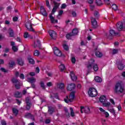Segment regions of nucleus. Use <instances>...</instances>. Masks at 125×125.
I'll use <instances>...</instances> for the list:
<instances>
[{
    "label": "nucleus",
    "mask_w": 125,
    "mask_h": 125,
    "mask_svg": "<svg viewBox=\"0 0 125 125\" xmlns=\"http://www.w3.org/2000/svg\"><path fill=\"white\" fill-rule=\"evenodd\" d=\"M94 60L92 59L89 61L88 64H87V67L88 69V70L87 71V75L90 73V70H91V69L92 68L95 72L98 71V65H97V64L94 63Z\"/></svg>",
    "instance_id": "f257e3e1"
},
{
    "label": "nucleus",
    "mask_w": 125,
    "mask_h": 125,
    "mask_svg": "<svg viewBox=\"0 0 125 125\" xmlns=\"http://www.w3.org/2000/svg\"><path fill=\"white\" fill-rule=\"evenodd\" d=\"M124 87L122 83H118L115 85V91L116 93H122L124 92Z\"/></svg>",
    "instance_id": "f03ea898"
},
{
    "label": "nucleus",
    "mask_w": 125,
    "mask_h": 125,
    "mask_svg": "<svg viewBox=\"0 0 125 125\" xmlns=\"http://www.w3.org/2000/svg\"><path fill=\"white\" fill-rule=\"evenodd\" d=\"M75 99V92H71L70 93V95L69 97L68 96H66V98L64 99V102L65 103H69V102H72L73 100Z\"/></svg>",
    "instance_id": "7ed1b4c3"
},
{
    "label": "nucleus",
    "mask_w": 125,
    "mask_h": 125,
    "mask_svg": "<svg viewBox=\"0 0 125 125\" xmlns=\"http://www.w3.org/2000/svg\"><path fill=\"white\" fill-rule=\"evenodd\" d=\"M88 93L91 97H95L98 94L97 90L94 88H90Z\"/></svg>",
    "instance_id": "20e7f679"
},
{
    "label": "nucleus",
    "mask_w": 125,
    "mask_h": 125,
    "mask_svg": "<svg viewBox=\"0 0 125 125\" xmlns=\"http://www.w3.org/2000/svg\"><path fill=\"white\" fill-rule=\"evenodd\" d=\"M79 34V30L75 28L72 30V33H69L66 35V38L68 40H71L72 39V37H74V36H76Z\"/></svg>",
    "instance_id": "39448f33"
},
{
    "label": "nucleus",
    "mask_w": 125,
    "mask_h": 125,
    "mask_svg": "<svg viewBox=\"0 0 125 125\" xmlns=\"http://www.w3.org/2000/svg\"><path fill=\"white\" fill-rule=\"evenodd\" d=\"M25 27L30 32H33V33H35V32H36L35 31V29L33 28L32 22H31V21H28L26 23Z\"/></svg>",
    "instance_id": "423d86ee"
},
{
    "label": "nucleus",
    "mask_w": 125,
    "mask_h": 125,
    "mask_svg": "<svg viewBox=\"0 0 125 125\" xmlns=\"http://www.w3.org/2000/svg\"><path fill=\"white\" fill-rule=\"evenodd\" d=\"M80 111L82 114L85 113V114H89L90 113V109L88 106H85V107L83 106H81Z\"/></svg>",
    "instance_id": "0eeeda50"
},
{
    "label": "nucleus",
    "mask_w": 125,
    "mask_h": 125,
    "mask_svg": "<svg viewBox=\"0 0 125 125\" xmlns=\"http://www.w3.org/2000/svg\"><path fill=\"white\" fill-rule=\"evenodd\" d=\"M12 82L13 83H15V86L17 89H19V88H20V86H21V83H20V82L17 80V79L13 78L12 79Z\"/></svg>",
    "instance_id": "6e6552de"
},
{
    "label": "nucleus",
    "mask_w": 125,
    "mask_h": 125,
    "mask_svg": "<svg viewBox=\"0 0 125 125\" xmlns=\"http://www.w3.org/2000/svg\"><path fill=\"white\" fill-rule=\"evenodd\" d=\"M54 54L56 55V56H62V53H61V51L57 47H54L53 48Z\"/></svg>",
    "instance_id": "1a4fd4ad"
},
{
    "label": "nucleus",
    "mask_w": 125,
    "mask_h": 125,
    "mask_svg": "<svg viewBox=\"0 0 125 125\" xmlns=\"http://www.w3.org/2000/svg\"><path fill=\"white\" fill-rule=\"evenodd\" d=\"M91 23L92 24V26L93 28L95 29L98 27V25H97V21H96V19L91 17Z\"/></svg>",
    "instance_id": "9d476101"
},
{
    "label": "nucleus",
    "mask_w": 125,
    "mask_h": 125,
    "mask_svg": "<svg viewBox=\"0 0 125 125\" xmlns=\"http://www.w3.org/2000/svg\"><path fill=\"white\" fill-rule=\"evenodd\" d=\"M48 34H49L50 37L53 40H55V39H56V37H57L56 32H55V31H54L53 30H49L48 31Z\"/></svg>",
    "instance_id": "9b49d317"
},
{
    "label": "nucleus",
    "mask_w": 125,
    "mask_h": 125,
    "mask_svg": "<svg viewBox=\"0 0 125 125\" xmlns=\"http://www.w3.org/2000/svg\"><path fill=\"white\" fill-rule=\"evenodd\" d=\"M54 6L52 10V13L51 14H54L55 12H56V10H57V9L59 7V3L56 2H54Z\"/></svg>",
    "instance_id": "f8f14e48"
},
{
    "label": "nucleus",
    "mask_w": 125,
    "mask_h": 125,
    "mask_svg": "<svg viewBox=\"0 0 125 125\" xmlns=\"http://www.w3.org/2000/svg\"><path fill=\"white\" fill-rule=\"evenodd\" d=\"M74 88H76V84L75 83L68 84L67 87V90L69 91H72Z\"/></svg>",
    "instance_id": "ddd939ff"
},
{
    "label": "nucleus",
    "mask_w": 125,
    "mask_h": 125,
    "mask_svg": "<svg viewBox=\"0 0 125 125\" xmlns=\"http://www.w3.org/2000/svg\"><path fill=\"white\" fill-rule=\"evenodd\" d=\"M116 27L118 31H122L124 27V24H123V22H119L116 24Z\"/></svg>",
    "instance_id": "4468645a"
},
{
    "label": "nucleus",
    "mask_w": 125,
    "mask_h": 125,
    "mask_svg": "<svg viewBox=\"0 0 125 125\" xmlns=\"http://www.w3.org/2000/svg\"><path fill=\"white\" fill-rule=\"evenodd\" d=\"M24 117L26 118V119H31L32 121H35V118L34 117V115H32L30 113H26L24 116Z\"/></svg>",
    "instance_id": "2eb2a0df"
},
{
    "label": "nucleus",
    "mask_w": 125,
    "mask_h": 125,
    "mask_svg": "<svg viewBox=\"0 0 125 125\" xmlns=\"http://www.w3.org/2000/svg\"><path fill=\"white\" fill-rule=\"evenodd\" d=\"M25 102L27 104V105H26L27 110H30V109L31 108V103H30V100L28 98H27L25 99Z\"/></svg>",
    "instance_id": "dca6fc26"
},
{
    "label": "nucleus",
    "mask_w": 125,
    "mask_h": 125,
    "mask_svg": "<svg viewBox=\"0 0 125 125\" xmlns=\"http://www.w3.org/2000/svg\"><path fill=\"white\" fill-rule=\"evenodd\" d=\"M11 45L12 46V50L13 51L16 52V51H18V47L15 45V42H11Z\"/></svg>",
    "instance_id": "f3484780"
},
{
    "label": "nucleus",
    "mask_w": 125,
    "mask_h": 125,
    "mask_svg": "<svg viewBox=\"0 0 125 125\" xmlns=\"http://www.w3.org/2000/svg\"><path fill=\"white\" fill-rule=\"evenodd\" d=\"M27 82L28 83H36V82H37V80H36V79L34 77L28 78Z\"/></svg>",
    "instance_id": "a211bd4d"
},
{
    "label": "nucleus",
    "mask_w": 125,
    "mask_h": 125,
    "mask_svg": "<svg viewBox=\"0 0 125 125\" xmlns=\"http://www.w3.org/2000/svg\"><path fill=\"white\" fill-rule=\"evenodd\" d=\"M40 10L42 15H43V16H46L47 15L46 11H45V9L43 6H41Z\"/></svg>",
    "instance_id": "6ab92c4d"
},
{
    "label": "nucleus",
    "mask_w": 125,
    "mask_h": 125,
    "mask_svg": "<svg viewBox=\"0 0 125 125\" xmlns=\"http://www.w3.org/2000/svg\"><path fill=\"white\" fill-rule=\"evenodd\" d=\"M57 86L58 88H60V89H64L65 88V84L63 83H57Z\"/></svg>",
    "instance_id": "aec40b11"
},
{
    "label": "nucleus",
    "mask_w": 125,
    "mask_h": 125,
    "mask_svg": "<svg viewBox=\"0 0 125 125\" xmlns=\"http://www.w3.org/2000/svg\"><path fill=\"white\" fill-rule=\"evenodd\" d=\"M99 100L102 104L104 103V102H107V100L106 99V97L104 96H102L100 97Z\"/></svg>",
    "instance_id": "412c9836"
},
{
    "label": "nucleus",
    "mask_w": 125,
    "mask_h": 125,
    "mask_svg": "<svg viewBox=\"0 0 125 125\" xmlns=\"http://www.w3.org/2000/svg\"><path fill=\"white\" fill-rule=\"evenodd\" d=\"M70 77L73 81H77V76L75 75L73 71L70 72Z\"/></svg>",
    "instance_id": "4be33fe9"
},
{
    "label": "nucleus",
    "mask_w": 125,
    "mask_h": 125,
    "mask_svg": "<svg viewBox=\"0 0 125 125\" xmlns=\"http://www.w3.org/2000/svg\"><path fill=\"white\" fill-rule=\"evenodd\" d=\"M49 18L51 20V23H58V21L57 20L54 19V17L52 15H50L49 16Z\"/></svg>",
    "instance_id": "5701e85b"
},
{
    "label": "nucleus",
    "mask_w": 125,
    "mask_h": 125,
    "mask_svg": "<svg viewBox=\"0 0 125 125\" xmlns=\"http://www.w3.org/2000/svg\"><path fill=\"white\" fill-rule=\"evenodd\" d=\"M48 112L50 115H52L54 112V108L51 106H48Z\"/></svg>",
    "instance_id": "b1692460"
},
{
    "label": "nucleus",
    "mask_w": 125,
    "mask_h": 125,
    "mask_svg": "<svg viewBox=\"0 0 125 125\" xmlns=\"http://www.w3.org/2000/svg\"><path fill=\"white\" fill-rule=\"evenodd\" d=\"M41 46V41L37 40V42H34V47H40Z\"/></svg>",
    "instance_id": "393cba45"
},
{
    "label": "nucleus",
    "mask_w": 125,
    "mask_h": 125,
    "mask_svg": "<svg viewBox=\"0 0 125 125\" xmlns=\"http://www.w3.org/2000/svg\"><path fill=\"white\" fill-rule=\"evenodd\" d=\"M110 36H118L119 35V33L115 32L113 30H110L109 31Z\"/></svg>",
    "instance_id": "a878e982"
},
{
    "label": "nucleus",
    "mask_w": 125,
    "mask_h": 125,
    "mask_svg": "<svg viewBox=\"0 0 125 125\" xmlns=\"http://www.w3.org/2000/svg\"><path fill=\"white\" fill-rule=\"evenodd\" d=\"M17 61L19 65H20V66H23V65H24V61H23V60H22V59H18L17 60Z\"/></svg>",
    "instance_id": "bb28decb"
},
{
    "label": "nucleus",
    "mask_w": 125,
    "mask_h": 125,
    "mask_svg": "<svg viewBox=\"0 0 125 125\" xmlns=\"http://www.w3.org/2000/svg\"><path fill=\"white\" fill-rule=\"evenodd\" d=\"M118 68L119 70H122L125 68V65H124L123 63H122V62H120L118 64Z\"/></svg>",
    "instance_id": "cd10ccee"
},
{
    "label": "nucleus",
    "mask_w": 125,
    "mask_h": 125,
    "mask_svg": "<svg viewBox=\"0 0 125 125\" xmlns=\"http://www.w3.org/2000/svg\"><path fill=\"white\" fill-rule=\"evenodd\" d=\"M28 59L30 64H35V61L34 60V59H32L31 56H28Z\"/></svg>",
    "instance_id": "c85d7f7f"
},
{
    "label": "nucleus",
    "mask_w": 125,
    "mask_h": 125,
    "mask_svg": "<svg viewBox=\"0 0 125 125\" xmlns=\"http://www.w3.org/2000/svg\"><path fill=\"white\" fill-rule=\"evenodd\" d=\"M55 97L56 99H59V97H58V94H51V98L53 99V98Z\"/></svg>",
    "instance_id": "c756f323"
},
{
    "label": "nucleus",
    "mask_w": 125,
    "mask_h": 125,
    "mask_svg": "<svg viewBox=\"0 0 125 125\" xmlns=\"http://www.w3.org/2000/svg\"><path fill=\"white\" fill-rule=\"evenodd\" d=\"M9 36L11 37H14V31H13V30L11 28L9 29Z\"/></svg>",
    "instance_id": "7c9ffc66"
},
{
    "label": "nucleus",
    "mask_w": 125,
    "mask_h": 125,
    "mask_svg": "<svg viewBox=\"0 0 125 125\" xmlns=\"http://www.w3.org/2000/svg\"><path fill=\"white\" fill-rule=\"evenodd\" d=\"M95 81L97 83H101L102 82V79L98 76L95 77Z\"/></svg>",
    "instance_id": "2f4dec72"
},
{
    "label": "nucleus",
    "mask_w": 125,
    "mask_h": 125,
    "mask_svg": "<svg viewBox=\"0 0 125 125\" xmlns=\"http://www.w3.org/2000/svg\"><path fill=\"white\" fill-rule=\"evenodd\" d=\"M94 16L96 19H98V18H99V12H98L97 11H95L94 12Z\"/></svg>",
    "instance_id": "473e14b6"
},
{
    "label": "nucleus",
    "mask_w": 125,
    "mask_h": 125,
    "mask_svg": "<svg viewBox=\"0 0 125 125\" xmlns=\"http://www.w3.org/2000/svg\"><path fill=\"white\" fill-rule=\"evenodd\" d=\"M9 66L11 68H12L13 66H15V62L13 61H11L9 63Z\"/></svg>",
    "instance_id": "72a5a7b5"
},
{
    "label": "nucleus",
    "mask_w": 125,
    "mask_h": 125,
    "mask_svg": "<svg viewBox=\"0 0 125 125\" xmlns=\"http://www.w3.org/2000/svg\"><path fill=\"white\" fill-rule=\"evenodd\" d=\"M107 110L110 112V113H111V114H113V115H115L116 114V111H115V109H114V108H108L107 109Z\"/></svg>",
    "instance_id": "f704fd0d"
},
{
    "label": "nucleus",
    "mask_w": 125,
    "mask_h": 125,
    "mask_svg": "<svg viewBox=\"0 0 125 125\" xmlns=\"http://www.w3.org/2000/svg\"><path fill=\"white\" fill-rule=\"evenodd\" d=\"M96 55L97 57H102L103 56V54L102 53L98 51L96 52Z\"/></svg>",
    "instance_id": "c9c22d12"
},
{
    "label": "nucleus",
    "mask_w": 125,
    "mask_h": 125,
    "mask_svg": "<svg viewBox=\"0 0 125 125\" xmlns=\"http://www.w3.org/2000/svg\"><path fill=\"white\" fill-rule=\"evenodd\" d=\"M13 112L15 116H17V115H18V113H19V111H18L16 108H13Z\"/></svg>",
    "instance_id": "e433bc0d"
},
{
    "label": "nucleus",
    "mask_w": 125,
    "mask_h": 125,
    "mask_svg": "<svg viewBox=\"0 0 125 125\" xmlns=\"http://www.w3.org/2000/svg\"><path fill=\"white\" fill-rule=\"evenodd\" d=\"M103 105L104 106V107H109V106L111 105V103H110V102H106L103 103Z\"/></svg>",
    "instance_id": "4c0bfd02"
},
{
    "label": "nucleus",
    "mask_w": 125,
    "mask_h": 125,
    "mask_svg": "<svg viewBox=\"0 0 125 125\" xmlns=\"http://www.w3.org/2000/svg\"><path fill=\"white\" fill-rule=\"evenodd\" d=\"M70 116L72 117H75V112H74V109H73V108L70 107Z\"/></svg>",
    "instance_id": "58836bf2"
},
{
    "label": "nucleus",
    "mask_w": 125,
    "mask_h": 125,
    "mask_svg": "<svg viewBox=\"0 0 125 125\" xmlns=\"http://www.w3.org/2000/svg\"><path fill=\"white\" fill-rule=\"evenodd\" d=\"M60 69L61 72H63L65 69V65L64 64H61L60 65Z\"/></svg>",
    "instance_id": "ea45409f"
},
{
    "label": "nucleus",
    "mask_w": 125,
    "mask_h": 125,
    "mask_svg": "<svg viewBox=\"0 0 125 125\" xmlns=\"http://www.w3.org/2000/svg\"><path fill=\"white\" fill-rule=\"evenodd\" d=\"M21 93H20L19 92H16L15 93V97H17V98H19V97H21Z\"/></svg>",
    "instance_id": "a19ab883"
},
{
    "label": "nucleus",
    "mask_w": 125,
    "mask_h": 125,
    "mask_svg": "<svg viewBox=\"0 0 125 125\" xmlns=\"http://www.w3.org/2000/svg\"><path fill=\"white\" fill-rule=\"evenodd\" d=\"M96 3L97 5H102V1L101 0H96Z\"/></svg>",
    "instance_id": "79ce46f5"
},
{
    "label": "nucleus",
    "mask_w": 125,
    "mask_h": 125,
    "mask_svg": "<svg viewBox=\"0 0 125 125\" xmlns=\"http://www.w3.org/2000/svg\"><path fill=\"white\" fill-rule=\"evenodd\" d=\"M112 8L113 10H118V6L116 4H112Z\"/></svg>",
    "instance_id": "37998d69"
},
{
    "label": "nucleus",
    "mask_w": 125,
    "mask_h": 125,
    "mask_svg": "<svg viewBox=\"0 0 125 125\" xmlns=\"http://www.w3.org/2000/svg\"><path fill=\"white\" fill-rule=\"evenodd\" d=\"M41 84V87L43 89H45V85H44V83L42 81L40 83Z\"/></svg>",
    "instance_id": "c03bdc74"
},
{
    "label": "nucleus",
    "mask_w": 125,
    "mask_h": 125,
    "mask_svg": "<svg viewBox=\"0 0 125 125\" xmlns=\"http://www.w3.org/2000/svg\"><path fill=\"white\" fill-rule=\"evenodd\" d=\"M63 13H64V11L63 10L60 11L59 12L58 15L57 16V18L58 19H60V18H59V16H61V15H62V14H63Z\"/></svg>",
    "instance_id": "a18cd8bd"
},
{
    "label": "nucleus",
    "mask_w": 125,
    "mask_h": 125,
    "mask_svg": "<svg viewBox=\"0 0 125 125\" xmlns=\"http://www.w3.org/2000/svg\"><path fill=\"white\" fill-rule=\"evenodd\" d=\"M34 55H35V56H39V55H40V51L38 50H36L34 52Z\"/></svg>",
    "instance_id": "49530a36"
},
{
    "label": "nucleus",
    "mask_w": 125,
    "mask_h": 125,
    "mask_svg": "<svg viewBox=\"0 0 125 125\" xmlns=\"http://www.w3.org/2000/svg\"><path fill=\"white\" fill-rule=\"evenodd\" d=\"M23 37L25 39H27V38H29V37H30V35H29L28 32H25L23 35Z\"/></svg>",
    "instance_id": "de8ad7c7"
},
{
    "label": "nucleus",
    "mask_w": 125,
    "mask_h": 125,
    "mask_svg": "<svg viewBox=\"0 0 125 125\" xmlns=\"http://www.w3.org/2000/svg\"><path fill=\"white\" fill-rule=\"evenodd\" d=\"M63 47L65 50H66V51L69 50V46L66 44H64L63 45Z\"/></svg>",
    "instance_id": "09e8293b"
},
{
    "label": "nucleus",
    "mask_w": 125,
    "mask_h": 125,
    "mask_svg": "<svg viewBox=\"0 0 125 125\" xmlns=\"http://www.w3.org/2000/svg\"><path fill=\"white\" fill-rule=\"evenodd\" d=\"M118 50L117 49H114L112 50V54H117V53H118Z\"/></svg>",
    "instance_id": "8fccbe9b"
},
{
    "label": "nucleus",
    "mask_w": 125,
    "mask_h": 125,
    "mask_svg": "<svg viewBox=\"0 0 125 125\" xmlns=\"http://www.w3.org/2000/svg\"><path fill=\"white\" fill-rule=\"evenodd\" d=\"M46 5L48 7V8L50 9V5H49V1L48 0H46Z\"/></svg>",
    "instance_id": "3c124183"
},
{
    "label": "nucleus",
    "mask_w": 125,
    "mask_h": 125,
    "mask_svg": "<svg viewBox=\"0 0 125 125\" xmlns=\"http://www.w3.org/2000/svg\"><path fill=\"white\" fill-rule=\"evenodd\" d=\"M99 109L100 112L103 113V114H104V112H106V111H105V110H104L102 107H99Z\"/></svg>",
    "instance_id": "603ef678"
},
{
    "label": "nucleus",
    "mask_w": 125,
    "mask_h": 125,
    "mask_svg": "<svg viewBox=\"0 0 125 125\" xmlns=\"http://www.w3.org/2000/svg\"><path fill=\"white\" fill-rule=\"evenodd\" d=\"M71 62L73 64H75V63H76V58L75 57H72L71 58Z\"/></svg>",
    "instance_id": "864d4df0"
},
{
    "label": "nucleus",
    "mask_w": 125,
    "mask_h": 125,
    "mask_svg": "<svg viewBox=\"0 0 125 125\" xmlns=\"http://www.w3.org/2000/svg\"><path fill=\"white\" fill-rule=\"evenodd\" d=\"M28 75H29L31 77H34V76H36V73H35V72H30V73H29Z\"/></svg>",
    "instance_id": "5fc2aeb1"
},
{
    "label": "nucleus",
    "mask_w": 125,
    "mask_h": 125,
    "mask_svg": "<svg viewBox=\"0 0 125 125\" xmlns=\"http://www.w3.org/2000/svg\"><path fill=\"white\" fill-rule=\"evenodd\" d=\"M13 21H14V22H16V21H18V17H14L13 18Z\"/></svg>",
    "instance_id": "6e6d98bb"
},
{
    "label": "nucleus",
    "mask_w": 125,
    "mask_h": 125,
    "mask_svg": "<svg viewBox=\"0 0 125 125\" xmlns=\"http://www.w3.org/2000/svg\"><path fill=\"white\" fill-rule=\"evenodd\" d=\"M20 79H22V80H24L25 79V76H24V74H21L20 75Z\"/></svg>",
    "instance_id": "4d7b16f0"
},
{
    "label": "nucleus",
    "mask_w": 125,
    "mask_h": 125,
    "mask_svg": "<svg viewBox=\"0 0 125 125\" xmlns=\"http://www.w3.org/2000/svg\"><path fill=\"white\" fill-rule=\"evenodd\" d=\"M104 114L105 115V118H108L109 117V113L105 111Z\"/></svg>",
    "instance_id": "13d9d810"
},
{
    "label": "nucleus",
    "mask_w": 125,
    "mask_h": 125,
    "mask_svg": "<svg viewBox=\"0 0 125 125\" xmlns=\"http://www.w3.org/2000/svg\"><path fill=\"white\" fill-rule=\"evenodd\" d=\"M66 4L63 3L62 5L61 8H62V9H64L66 8Z\"/></svg>",
    "instance_id": "bf43d9fd"
},
{
    "label": "nucleus",
    "mask_w": 125,
    "mask_h": 125,
    "mask_svg": "<svg viewBox=\"0 0 125 125\" xmlns=\"http://www.w3.org/2000/svg\"><path fill=\"white\" fill-rule=\"evenodd\" d=\"M90 8L91 10H93L94 9V5L92 4L90 5Z\"/></svg>",
    "instance_id": "052dcab7"
},
{
    "label": "nucleus",
    "mask_w": 125,
    "mask_h": 125,
    "mask_svg": "<svg viewBox=\"0 0 125 125\" xmlns=\"http://www.w3.org/2000/svg\"><path fill=\"white\" fill-rule=\"evenodd\" d=\"M47 86H52V83L51 82H48L47 83Z\"/></svg>",
    "instance_id": "680f3d73"
},
{
    "label": "nucleus",
    "mask_w": 125,
    "mask_h": 125,
    "mask_svg": "<svg viewBox=\"0 0 125 125\" xmlns=\"http://www.w3.org/2000/svg\"><path fill=\"white\" fill-rule=\"evenodd\" d=\"M72 14L73 17H76V16H77V13H76V12H72Z\"/></svg>",
    "instance_id": "e2e57ef3"
},
{
    "label": "nucleus",
    "mask_w": 125,
    "mask_h": 125,
    "mask_svg": "<svg viewBox=\"0 0 125 125\" xmlns=\"http://www.w3.org/2000/svg\"><path fill=\"white\" fill-rule=\"evenodd\" d=\"M0 70L1 71H2V72H3L4 73H6V72H7V71H6V70H5V69H4V68H1Z\"/></svg>",
    "instance_id": "0e129e2a"
},
{
    "label": "nucleus",
    "mask_w": 125,
    "mask_h": 125,
    "mask_svg": "<svg viewBox=\"0 0 125 125\" xmlns=\"http://www.w3.org/2000/svg\"><path fill=\"white\" fill-rule=\"evenodd\" d=\"M1 124L2 125H6V122L4 120L1 121Z\"/></svg>",
    "instance_id": "69168bd1"
},
{
    "label": "nucleus",
    "mask_w": 125,
    "mask_h": 125,
    "mask_svg": "<svg viewBox=\"0 0 125 125\" xmlns=\"http://www.w3.org/2000/svg\"><path fill=\"white\" fill-rule=\"evenodd\" d=\"M36 73H40V68L39 67H36Z\"/></svg>",
    "instance_id": "338daca9"
},
{
    "label": "nucleus",
    "mask_w": 125,
    "mask_h": 125,
    "mask_svg": "<svg viewBox=\"0 0 125 125\" xmlns=\"http://www.w3.org/2000/svg\"><path fill=\"white\" fill-rule=\"evenodd\" d=\"M45 123L46 124H49V123H50V120L49 119H46L45 121Z\"/></svg>",
    "instance_id": "774afa93"
}]
</instances>
